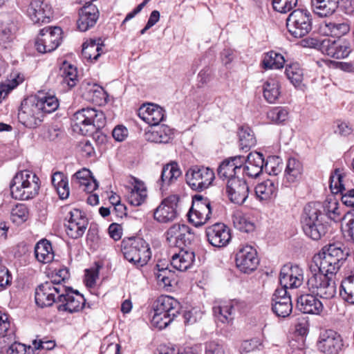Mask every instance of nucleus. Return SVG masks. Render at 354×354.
Wrapping results in <instances>:
<instances>
[{
    "instance_id": "obj_1",
    "label": "nucleus",
    "mask_w": 354,
    "mask_h": 354,
    "mask_svg": "<svg viewBox=\"0 0 354 354\" xmlns=\"http://www.w3.org/2000/svg\"><path fill=\"white\" fill-rule=\"evenodd\" d=\"M35 302L37 306L44 308L57 304L59 312L74 313L82 310L86 299L77 290L52 279L40 284L35 290Z\"/></svg>"
},
{
    "instance_id": "obj_2",
    "label": "nucleus",
    "mask_w": 354,
    "mask_h": 354,
    "mask_svg": "<svg viewBox=\"0 0 354 354\" xmlns=\"http://www.w3.org/2000/svg\"><path fill=\"white\" fill-rule=\"evenodd\" d=\"M59 106L58 100L54 95L39 93L25 98L18 111V120L24 127L35 129L43 121L45 113H50Z\"/></svg>"
},
{
    "instance_id": "obj_3",
    "label": "nucleus",
    "mask_w": 354,
    "mask_h": 354,
    "mask_svg": "<svg viewBox=\"0 0 354 354\" xmlns=\"http://www.w3.org/2000/svg\"><path fill=\"white\" fill-rule=\"evenodd\" d=\"M348 255L349 250L341 243L329 244L326 249L315 257L316 269L335 276Z\"/></svg>"
},
{
    "instance_id": "obj_4",
    "label": "nucleus",
    "mask_w": 354,
    "mask_h": 354,
    "mask_svg": "<svg viewBox=\"0 0 354 354\" xmlns=\"http://www.w3.org/2000/svg\"><path fill=\"white\" fill-rule=\"evenodd\" d=\"M10 188L12 198L21 201L32 199L39 194L40 180L35 174L24 170L16 174Z\"/></svg>"
},
{
    "instance_id": "obj_5",
    "label": "nucleus",
    "mask_w": 354,
    "mask_h": 354,
    "mask_svg": "<svg viewBox=\"0 0 354 354\" xmlns=\"http://www.w3.org/2000/svg\"><path fill=\"white\" fill-rule=\"evenodd\" d=\"M73 122L75 131H78L82 135H87L104 127L106 118L102 111L87 107L75 113Z\"/></svg>"
},
{
    "instance_id": "obj_6",
    "label": "nucleus",
    "mask_w": 354,
    "mask_h": 354,
    "mask_svg": "<svg viewBox=\"0 0 354 354\" xmlns=\"http://www.w3.org/2000/svg\"><path fill=\"white\" fill-rule=\"evenodd\" d=\"M308 290L313 295L325 299L333 298L337 292L335 276L310 267L307 281Z\"/></svg>"
},
{
    "instance_id": "obj_7",
    "label": "nucleus",
    "mask_w": 354,
    "mask_h": 354,
    "mask_svg": "<svg viewBox=\"0 0 354 354\" xmlns=\"http://www.w3.org/2000/svg\"><path fill=\"white\" fill-rule=\"evenodd\" d=\"M320 211L315 203L307 204L301 218V224L304 234L314 241H318L327 232V226L319 218Z\"/></svg>"
},
{
    "instance_id": "obj_8",
    "label": "nucleus",
    "mask_w": 354,
    "mask_h": 354,
    "mask_svg": "<svg viewBox=\"0 0 354 354\" xmlns=\"http://www.w3.org/2000/svg\"><path fill=\"white\" fill-rule=\"evenodd\" d=\"M61 212L64 215V227L68 236L73 239L82 237L88 225V219L85 214L69 205L62 207Z\"/></svg>"
},
{
    "instance_id": "obj_9",
    "label": "nucleus",
    "mask_w": 354,
    "mask_h": 354,
    "mask_svg": "<svg viewBox=\"0 0 354 354\" xmlns=\"http://www.w3.org/2000/svg\"><path fill=\"white\" fill-rule=\"evenodd\" d=\"M124 258L137 266H143L147 263L151 257L149 244L141 238L129 240L122 249Z\"/></svg>"
},
{
    "instance_id": "obj_10",
    "label": "nucleus",
    "mask_w": 354,
    "mask_h": 354,
    "mask_svg": "<svg viewBox=\"0 0 354 354\" xmlns=\"http://www.w3.org/2000/svg\"><path fill=\"white\" fill-rule=\"evenodd\" d=\"M289 33L295 38H301L312 30V17L308 10H293L286 19Z\"/></svg>"
},
{
    "instance_id": "obj_11",
    "label": "nucleus",
    "mask_w": 354,
    "mask_h": 354,
    "mask_svg": "<svg viewBox=\"0 0 354 354\" xmlns=\"http://www.w3.org/2000/svg\"><path fill=\"white\" fill-rule=\"evenodd\" d=\"M185 176L189 186L193 190L198 192L207 189L215 178L212 169L198 165L191 167L187 171Z\"/></svg>"
},
{
    "instance_id": "obj_12",
    "label": "nucleus",
    "mask_w": 354,
    "mask_h": 354,
    "mask_svg": "<svg viewBox=\"0 0 354 354\" xmlns=\"http://www.w3.org/2000/svg\"><path fill=\"white\" fill-rule=\"evenodd\" d=\"M187 216L189 222L196 227H201L207 223L212 216L209 200L207 198H203L201 195H195Z\"/></svg>"
},
{
    "instance_id": "obj_13",
    "label": "nucleus",
    "mask_w": 354,
    "mask_h": 354,
    "mask_svg": "<svg viewBox=\"0 0 354 354\" xmlns=\"http://www.w3.org/2000/svg\"><path fill=\"white\" fill-rule=\"evenodd\" d=\"M62 30L59 27H46L40 30L35 41L38 52L50 53L55 50L60 44Z\"/></svg>"
},
{
    "instance_id": "obj_14",
    "label": "nucleus",
    "mask_w": 354,
    "mask_h": 354,
    "mask_svg": "<svg viewBox=\"0 0 354 354\" xmlns=\"http://www.w3.org/2000/svg\"><path fill=\"white\" fill-rule=\"evenodd\" d=\"M194 239L192 229L185 224H174L166 232V239L169 244L180 249L191 245Z\"/></svg>"
},
{
    "instance_id": "obj_15",
    "label": "nucleus",
    "mask_w": 354,
    "mask_h": 354,
    "mask_svg": "<svg viewBox=\"0 0 354 354\" xmlns=\"http://www.w3.org/2000/svg\"><path fill=\"white\" fill-rule=\"evenodd\" d=\"M318 350L324 354H337L344 346L343 339L335 330L322 331L317 343Z\"/></svg>"
},
{
    "instance_id": "obj_16",
    "label": "nucleus",
    "mask_w": 354,
    "mask_h": 354,
    "mask_svg": "<svg viewBox=\"0 0 354 354\" xmlns=\"http://www.w3.org/2000/svg\"><path fill=\"white\" fill-rule=\"evenodd\" d=\"M235 261L240 271L250 273L257 269L259 259L256 250L250 245H245L237 252Z\"/></svg>"
},
{
    "instance_id": "obj_17",
    "label": "nucleus",
    "mask_w": 354,
    "mask_h": 354,
    "mask_svg": "<svg viewBox=\"0 0 354 354\" xmlns=\"http://www.w3.org/2000/svg\"><path fill=\"white\" fill-rule=\"evenodd\" d=\"M226 192L232 203L241 205L248 198L250 189L244 178H232L227 180Z\"/></svg>"
},
{
    "instance_id": "obj_18",
    "label": "nucleus",
    "mask_w": 354,
    "mask_h": 354,
    "mask_svg": "<svg viewBox=\"0 0 354 354\" xmlns=\"http://www.w3.org/2000/svg\"><path fill=\"white\" fill-rule=\"evenodd\" d=\"M205 234L209 243L216 248L226 246L232 238L230 228L223 223L207 227Z\"/></svg>"
},
{
    "instance_id": "obj_19",
    "label": "nucleus",
    "mask_w": 354,
    "mask_h": 354,
    "mask_svg": "<svg viewBox=\"0 0 354 354\" xmlns=\"http://www.w3.org/2000/svg\"><path fill=\"white\" fill-rule=\"evenodd\" d=\"M178 197L171 195L163 199L154 210V218L160 223H168L174 221L178 215L177 205Z\"/></svg>"
},
{
    "instance_id": "obj_20",
    "label": "nucleus",
    "mask_w": 354,
    "mask_h": 354,
    "mask_svg": "<svg viewBox=\"0 0 354 354\" xmlns=\"http://www.w3.org/2000/svg\"><path fill=\"white\" fill-rule=\"evenodd\" d=\"M304 281L303 270L298 266H284L280 272L279 283L280 288H297Z\"/></svg>"
},
{
    "instance_id": "obj_21",
    "label": "nucleus",
    "mask_w": 354,
    "mask_h": 354,
    "mask_svg": "<svg viewBox=\"0 0 354 354\" xmlns=\"http://www.w3.org/2000/svg\"><path fill=\"white\" fill-rule=\"evenodd\" d=\"M27 15L34 24L48 23L52 17L51 6L44 0H32L28 6Z\"/></svg>"
},
{
    "instance_id": "obj_22",
    "label": "nucleus",
    "mask_w": 354,
    "mask_h": 354,
    "mask_svg": "<svg viewBox=\"0 0 354 354\" xmlns=\"http://www.w3.org/2000/svg\"><path fill=\"white\" fill-rule=\"evenodd\" d=\"M272 311L281 317H286L292 310L290 296L285 288H277L272 295Z\"/></svg>"
},
{
    "instance_id": "obj_23",
    "label": "nucleus",
    "mask_w": 354,
    "mask_h": 354,
    "mask_svg": "<svg viewBox=\"0 0 354 354\" xmlns=\"http://www.w3.org/2000/svg\"><path fill=\"white\" fill-rule=\"evenodd\" d=\"M320 48L323 53L335 59H344L351 52L350 45L345 41L324 39L320 44Z\"/></svg>"
},
{
    "instance_id": "obj_24",
    "label": "nucleus",
    "mask_w": 354,
    "mask_h": 354,
    "mask_svg": "<svg viewBox=\"0 0 354 354\" xmlns=\"http://www.w3.org/2000/svg\"><path fill=\"white\" fill-rule=\"evenodd\" d=\"M99 18L97 8L92 3H85L79 10V18L77 21V28L82 32H85L93 27Z\"/></svg>"
},
{
    "instance_id": "obj_25",
    "label": "nucleus",
    "mask_w": 354,
    "mask_h": 354,
    "mask_svg": "<svg viewBox=\"0 0 354 354\" xmlns=\"http://www.w3.org/2000/svg\"><path fill=\"white\" fill-rule=\"evenodd\" d=\"M263 167V154L257 151L251 152L247 156L242 173L250 178H257L262 174Z\"/></svg>"
},
{
    "instance_id": "obj_26",
    "label": "nucleus",
    "mask_w": 354,
    "mask_h": 354,
    "mask_svg": "<svg viewBox=\"0 0 354 354\" xmlns=\"http://www.w3.org/2000/svg\"><path fill=\"white\" fill-rule=\"evenodd\" d=\"M139 117L150 126L156 127L165 118V111L160 106L153 104H143L138 111Z\"/></svg>"
},
{
    "instance_id": "obj_27",
    "label": "nucleus",
    "mask_w": 354,
    "mask_h": 354,
    "mask_svg": "<svg viewBox=\"0 0 354 354\" xmlns=\"http://www.w3.org/2000/svg\"><path fill=\"white\" fill-rule=\"evenodd\" d=\"M304 167L301 162L295 158H289L286 164L283 180L289 185L298 183L302 178Z\"/></svg>"
},
{
    "instance_id": "obj_28",
    "label": "nucleus",
    "mask_w": 354,
    "mask_h": 354,
    "mask_svg": "<svg viewBox=\"0 0 354 354\" xmlns=\"http://www.w3.org/2000/svg\"><path fill=\"white\" fill-rule=\"evenodd\" d=\"M312 293L301 295L297 299L299 309L306 314L319 315L324 308L322 303Z\"/></svg>"
},
{
    "instance_id": "obj_29",
    "label": "nucleus",
    "mask_w": 354,
    "mask_h": 354,
    "mask_svg": "<svg viewBox=\"0 0 354 354\" xmlns=\"http://www.w3.org/2000/svg\"><path fill=\"white\" fill-rule=\"evenodd\" d=\"M239 310V304L236 301L221 303L213 307V312L217 319L223 323H229L234 319V315Z\"/></svg>"
},
{
    "instance_id": "obj_30",
    "label": "nucleus",
    "mask_w": 354,
    "mask_h": 354,
    "mask_svg": "<svg viewBox=\"0 0 354 354\" xmlns=\"http://www.w3.org/2000/svg\"><path fill=\"white\" fill-rule=\"evenodd\" d=\"M194 259V252L182 248L178 253L173 254L171 265L179 271H185L192 265Z\"/></svg>"
},
{
    "instance_id": "obj_31",
    "label": "nucleus",
    "mask_w": 354,
    "mask_h": 354,
    "mask_svg": "<svg viewBox=\"0 0 354 354\" xmlns=\"http://www.w3.org/2000/svg\"><path fill=\"white\" fill-rule=\"evenodd\" d=\"M339 0H311L313 11L319 17H328L333 15L338 8Z\"/></svg>"
},
{
    "instance_id": "obj_32",
    "label": "nucleus",
    "mask_w": 354,
    "mask_h": 354,
    "mask_svg": "<svg viewBox=\"0 0 354 354\" xmlns=\"http://www.w3.org/2000/svg\"><path fill=\"white\" fill-rule=\"evenodd\" d=\"M278 182L267 179L259 183L255 187V193L261 200H269L277 195Z\"/></svg>"
},
{
    "instance_id": "obj_33",
    "label": "nucleus",
    "mask_w": 354,
    "mask_h": 354,
    "mask_svg": "<svg viewBox=\"0 0 354 354\" xmlns=\"http://www.w3.org/2000/svg\"><path fill=\"white\" fill-rule=\"evenodd\" d=\"M322 30L327 35L341 37L349 32L351 25L348 21H329L322 26Z\"/></svg>"
},
{
    "instance_id": "obj_34",
    "label": "nucleus",
    "mask_w": 354,
    "mask_h": 354,
    "mask_svg": "<svg viewBox=\"0 0 354 354\" xmlns=\"http://www.w3.org/2000/svg\"><path fill=\"white\" fill-rule=\"evenodd\" d=\"M154 306L159 307L160 310L167 311L169 316L176 317L181 308L180 304L178 300L171 296L162 295L156 301Z\"/></svg>"
},
{
    "instance_id": "obj_35",
    "label": "nucleus",
    "mask_w": 354,
    "mask_h": 354,
    "mask_svg": "<svg viewBox=\"0 0 354 354\" xmlns=\"http://www.w3.org/2000/svg\"><path fill=\"white\" fill-rule=\"evenodd\" d=\"M35 255L38 261L48 263L54 259V252L50 241L46 239L39 241L35 247Z\"/></svg>"
},
{
    "instance_id": "obj_36",
    "label": "nucleus",
    "mask_w": 354,
    "mask_h": 354,
    "mask_svg": "<svg viewBox=\"0 0 354 354\" xmlns=\"http://www.w3.org/2000/svg\"><path fill=\"white\" fill-rule=\"evenodd\" d=\"M284 64L285 59L281 53L270 50L263 54L261 65L263 69L270 70L281 69Z\"/></svg>"
},
{
    "instance_id": "obj_37",
    "label": "nucleus",
    "mask_w": 354,
    "mask_h": 354,
    "mask_svg": "<svg viewBox=\"0 0 354 354\" xmlns=\"http://www.w3.org/2000/svg\"><path fill=\"white\" fill-rule=\"evenodd\" d=\"M95 39H90L84 42L82 45V54L84 59L87 60H97L98 57L103 53L104 45Z\"/></svg>"
},
{
    "instance_id": "obj_38",
    "label": "nucleus",
    "mask_w": 354,
    "mask_h": 354,
    "mask_svg": "<svg viewBox=\"0 0 354 354\" xmlns=\"http://www.w3.org/2000/svg\"><path fill=\"white\" fill-rule=\"evenodd\" d=\"M181 174V170L176 162L167 164L163 167L160 176L162 185L168 186L174 183Z\"/></svg>"
},
{
    "instance_id": "obj_39",
    "label": "nucleus",
    "mask_w": 354,
    "mask_h": 354,
    "mask_svg": "<svg viewBox=\"0 0 354 354\" xmlns=\"http://www.w3.org/2000/svg\"><path fill=\"white\" fill-rule=\"evenodd\" d=\"M171 135V130L165 125L157 127L146 134L147 139L155 143H168Z\"/></svg>"
},
{
    "instance_id": "obj_40",
    "label": "nucleus",
    "mask_w": 354,
    "mask_h": 354,
    "mask_svg": "<svg viewBox=\"0 0 354 354\" xmlns=\"http://www.w3.org/2000/svg\"><path fill=\"white\" fill-rule=\"evenodd\" d=\"M17 29V26L13 21L8 19L3 21L0 24V44L7 48V46L14 39Z\"/></svg>"
},
{
    "instance_id": "obj_41",
    "label": "nucleus",
    "mask_w": 354,
    "mask_h": 354,
    "mask_svg": "<svg viewBox=\"0 0 354 354\" xmlns=\"http://www.w3.org/2000/svg\"><path fill=\"white\" fill-rule=\"evenodd\" d=\"M265 100L269 103H274L280 96V85L275 79L268 80L263 85Z\"/></svg>"
},
{
    "instance_id": "obj_42",
    "label": "nucleus",
    "mask_w": 354,
    "mask_h": 354,
    "mask_svg": "<svg viewBox=\"0 0 354 354\" xmlns=\"http://www.w3.org/2000/svg\"><path fill=\"white\" fill-rule=\"evenodd\" d=\"M324 212L327 217L337 223L342 221L343 216L340 210V205L335 198H328L324 203Z\"/></svg>"
},
{
    "instance_id": "obj_43",
    "label": "nucleus",
    "mask_w": 354,
    "mask_h": 354,
    "mask_svg": "<svg viewBox=\"0 0 354 354\" xmlns=\"http://www.w3.org/2000/svg\"><path fill=\"white\" fill-rule=\"evenodd\" d=\"M59 74L63 79L64 83L71 88L75 86L78 82L77 68L71 64L64 62L60 68Z\"/></svg>"
},
{
    "instance_id": "obj_44",
    "label": "nucleus",
    "mask_w": 354,
    "mask_h": 354,
    "mask_svg": "<svg viewBox=\"0 0 354 354\" xmlns=\"http://www.w3.org/2000/svg\"><path fill=\"white\" fill-rule=\"evenodd\" d=\"M285 73L290 82L295 86H299L304 80V72L298 63L288 64Z\"/></svg>"
},
{
    "instance_id": "obj_45",
    "label": "nucleus",
    "mask_w": 354,
    "mask_h": 354,
    "mask_svg": "<svg viewBox=\"0 0 354 354\" xmlns=\"http://www.w3.org/2000/svg\"><path fill=\"white\" fill-rule=\"evenodd\" d=\"M339 292L345 301L354 304V274L342 281Z\"/></svg>"
},
{
    "instance_id": "obj_46",
    "label": "nucleus",
    "mask_w": 354,
    "mask_h": 354,
    "mask_svg": "<svg viewBox=\"0 0 354 354\" xmlns=\"http://www.w3.org/2000/svg\"><path fill=\"white\" fill-rule=\"evenodd\" d=\"M158 308L159 307L154 306L151 324L154 327L161 330L166 328L175 318L169 316L167 311L160 310Z\"/></svg>"
},
{
    "instance_id": "obj_47",
    "label": "nucleus",
    "mask_w": 354,
    "mask_h": 354,
    "mask_svg": "<svg viewBox=\"0 0 354 354\" xmlns=\"http://www.w3.org/2000/svg\"><path fill=\"white\" fill-rule=\"evenodd\" d=\"M234 163L228 158L224 160L218 168V175L222 178L231 179L232 178H238L239 167L234 166Z\"/></svg>"
},
{
    "instance_id": "obj_48",
    "label": "nucleus",
    "mask_w": 354,
    "mask_h": 354,
    "mask_svg": "<svg viewBox=\"0 0 354 354\" xmlns=\"http://www.w3.org/2000/svg\"><path fill=\"white\" fill-rule=\"evenodd\" d=\"M240 147L241 149H249L256 145V139L253 132L249 127H241L239 131Z\"/></svg>"
},
{
    "instance_id": "obj_49",
    "label": "nucleus",
    "mask_w": 354,
    "mask_h": 354,
    "mask_svg": "<svg viewBox=\"0 0 354 354\" xmlns=\"http://www.w3.org/2000/svg\"><path fill=\"white\" fill-rule=\"evenodd\" d=\"M232 222L234 227L241 232H250L254 230L253 223L248 221L241 212L232 215Z\"/></svg>"
},
{
    "instance_id": "obj_50",
    "label": "nucleus",
    "mask_w": 354,
    "mask_h": 354,
    "mask_svg": "<svg viewBox=\"0 0 354 354\" xmlns=\"http://www.w3.org/2000/svg\"><path fill=\"white\" fill-rule=\"evenodd\" d=\"M342 232L348 240L354 241V214L350 212L346 213L342 219Z\"/></svg>"
},
{
    "instance_id": "obj_51",
    "label": "nucleus",
    "mask_w": 354,
    "mask_h": 354,
    "mask_svg": "<svg viewBox=\"0 0 354 354\" xmlns=\"http://www.w3.org/2000/svg\"><path fill=\"white\" fill-rule=\"evenodd\" d=\"M343 176L339 169H336L330 177V188L333 194H344L345 187L342 183Z\"/></svg>"
},
{
    "instance_id": "obj_52",
    "label": "nucleus",
    "mask_w": 354,
    "mask_h": 354,
    "mask_svg": "<svg viewBox=\"0 0 354 354\" xmlns=\"http://www.w3.org/2000/svg\"><path fill=\"white\" fill-rule=\"evenodd\" d=\"M263 168L269 175L276 176L282 170L281 160L278 156H270L264 161Z\"/></svg>"
},
{
    "instance_id": "obj_53",
    "label": "nucleus",
    "mask_w": 354,
    "mask_h": 354,
    "mask_svg": "<svg viewBox=\"0 0 354 354\" xmlns=\"http://www.w3.org/2000/svg\"><path fill=\"white\" fill-rule=\"evenodd\" d=\"M147 191L145 188L135 186L128 195L129 203L133 206L140 205L146 199Z\"/></svg>"
},
{
    "instance_id": "obj_54",
    "label": "nucleus",
    "mask_w": 354,
    "mask_h": 354,
    "mask_svg": "<svg viewBox=\"0 0 354 354\" xmlns=\"http://www.w3.org/2000/svg\"><path fill=\"white\" fill-rule=\"evenodd\" d=\"M22 81L23 79L19 75L15 74L12 80H8L6 82L1 83L0 84V102Z\"/></svg>"
},
{
    "instance_id": "obj_55",
    "label": "nucleus",
    "mask_w": 354,
    "mask_h": 354,
    "mask_svg": "<svg viewBox=\"0 0 354 354\" xmlns=\"http://www.w3.org/2000/svg\"><path fill=\"white\" fill-rule=\"evenodd\" d=\"M288 112L283 107H275L268 112V118L274 123L280 124L288 118Z\"/></svg>"
},
{
    "instance_id": "obj_56",
    "label": "nucleus",
    "mask_w": 354,
    "mask_h": 354,
    "mask_svg": "<svg viewBox=\"0 0 354 354\" xmlns=\"http://www.w3.org/2000/svg\"><path fill=\"white\" fill-rule=\"evenodd\" d=\"M297 0H272L274 10L281 13H286L297 6Z\"/></svg>"
},
{
    "instance_id": "obj_57",
    "label": "nucleus",
    "mask_w": 354,
    "mask_h": 354,
    "mask_svg": "<svg viewBox=\"0 0 354 354\" xmlns=\"http://www.w3.org/2000/svg\"><path fill=\"white\" fill-rule=\"evenodd\" d=\"M28 217V209L24 204H19L12 209L11 218L14 222H24Z\"/></svg>"
},
{
    "instance_id": "obj_58",
    "label": "nucleus",
    "mask_w": 354,
    "mask_h": 354,
    "mask_svg": "<svg viewBox=\"0 0 354 354\" xmlns=\"http://www.w3.org/2000/svg\"><path fill=\"white\" fill-rule=\"evenodd\" d=\"M92 177L91 171L88 169L83 168L73 176L72 180H75L76 183L81 186L85 184V183Z\"/></svg>"
},
{
    "instance_id": "obj_59",
    "label": "nucleus",
    "mask_w": 354,
    "mask_h": 354,
    "mask_svg": "<svg viewBox=\"0 0 354 354\" xmlns=\"http://www.w3.org/2000/svg\"><path fill=\"white\" fill-rule=\"evenodd\" d=\"M205 354H225V349L222 344L211 341L205 344Z\"/></svg>"
},
{
    "instance_id": "obj_60",
    "label": "nucleus",
    "mask_w": 354,
    "mask_h": 354,
    "mask_svg": "<svg viewBox=\"0 0 354 354\" xmlns=\"http://www.w3.org/2000/svg\"><path fill=\"white\" fill-rule=\"evenodd\" d=\"M78 148L82 153V156L86 157H91L95 153L91 142L86 139H83L79 142Z\"/></svg>"
},
{
    "instance_id": "obj_61",
    "label": "nucleus",
    "mask_w": 354,
    "mask_h": 354,
    "mask_svg": "<svg viewBox=\"0 0 354 354\" xmlns=\"http://www.w3.org/2000/svg\"><path fill=\"white\" fill-rule=\"evenodd\" d=\"M11 279L9 271L4 266L0 267V291L10 285Z\"/></svg>"
},
{
    "instance_id": "obj_62",
    "label": "nucleus",
    "mask_w": 354,
    "mask_h": 354,
    "mask_svg": "<svg viewBox=\"0 0 354 354\" xmlns=\"http://www.w3.org/2000/svg\"><path fill=\"white\" fill-rule=\"evenodd\" d=\"M159 272L156 274L157 279L159 282H162L164 286H171V279L170 276L171 274V270L167 268H158Z\"/></svg>"
},
{
    "instance_id": "obj_63",
    "label": "nucleus",
    "mask_w": 354,
    "mask_h": 354,
    "mask_svg": "<svg viewBox=\"0 0 354 354\" xmlns=\"http://www.w3.org/2000/svg\"><path fill=\"white\" fill-rule=\"evenodd\" d=\"M127 135L128 130L125 127L122 125H118L115 127L112 132L113 138L116 141L119 142L123 141L127 137Z\"/></svg>"
},
{
    "instance_id": "obj_64",
    "label": "nucleus",
    "mask_w": 354,
    "mask_h": 354,
    "mask_svg": "<svg viewBox=\"0 0 354 354\" xmlns=\"http://www.w3.org/2000/svg\"><path fill=\"white\" fill-rule=\"evenodd\" d=\"M25 344L15 342L7 350V354H27Z\"/></svg>"
}]
</instances>
